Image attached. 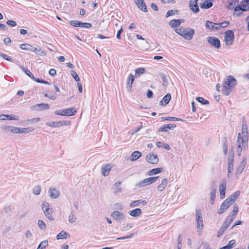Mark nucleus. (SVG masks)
Masks as SVG:
<instances>
[{"label":"nucleus","mask_w":249,"mask_h":249,"mask_svg":"<svg viewBox=\"0 0 249 249\" xmlns=\"http://www.w3.org/2000/svg\"><path fill=\"white\" fill-rule=\"evenodd\" d=\"M41 190V186L39 185H37V186H36L33 188V193L35 195H38L40 194Z\"/></svg>","instance_id":"nucleus-47"},{"label":"nucleus","mask_w":249,"mask_h":249,"mask_svg":"<svg viewBox=\"0 0 249 249\" xmlns=\"http://www.w3.org/2000/svg\"><path fill=\"white\" fill-rule=\"evenodd\" d=\"M19 120V117L15 115H0V120Z\"/></svg>","instance_id":"nucleus-16"},{"label":"nucleus","mask_w":249,"mask_h":249,"mask_svg":"<svg viewBox=\"0 0 249 249\" xmlns=\"http://www.w3.org/2000/svg\"><path fill=\"white\" fill-rule=\"evenodd\" d=\"M111 216L116 220H123L125 217L124 214L118 211H115L111 214Z\"/></svg>","instance_id":"nucleus-14"},{"label":"nucleus","mask_w":249,"mask_h":249,"mask_svg":"<svg viewBox=\"0 0 249 249\" xmlns=\"http://www.w3.org/2000/svg\"><path fill=\"white\" fill-rule=\"evenodd\" d=\"M69 236V234L67 232L62 231L57 235L56 236V239L57 240L67 239Z\"/></svg>","instance_id":"nucleus-35"},{"label":"nucleus","mask_w":249,"mask_h":249,"mask_svg":"<svg viewBox=\"0 0 249 249\" xmlns=\"http://www.w3.org/2000/svg\"><path fill=\"white\" fill-rule=\"evenodd\" d=\"M216 192V186L214 182L212 184L211 187V200L210 202L212 204H213L214 202V199L215 197V194Z\"/></svg>","instance_id":"nucleus-13"},{"label":"nucleus","mask_w":249,"mask_h":249,"mask_svg":"<svg viewBox=\"0 0 249 249\" xmlns=\"http://www.w3.org/2000/svg\"><path fill=\"white\" fill-rule=\"evenodd\" d=\"M50 106L48 104L41 103L36 104L32 107L33 110L36 111H42L43 110H47L49 108Z\"/></svg>","instance_id":"nucleus-10"},{"label":"nucleus","mask_w":249,"mask_h":249,"mask_svg":"<svg viewBox=\"0 0 249 249\" xmlns=\"http://www.w3.org/2000/svg\"><path fill=\"white\" fill-rule=\"evenodd\" d=\"M176 127V125L175 124H164L160 127L158 131H165L167 132L169 129H173Z\"/></svg>","instance_id":"nucleus-17"},{"label":"nucleus","mask_w":249,"mask_h":249,"mask_svg":"<svg viewBox=\"0 0 249 249\" xmlns=\"http://www.w3.org/2000/svg\"><path fill=\"white\" fill-rule=\"evenodd\" d=\"M22 71L28 75L32 79H35V77L33 76L31 72L28 69L22 67H21Z\"/></svg>","instance_id":"nucleus-49"},{"label":"nucleus","mask_w":249,"mask_h":249,"mask_svg":"<svg viewBox=\"0 0 249 249\" xmlns=\"http://www.w3.org/2000/svg\"><path fill=\"white\" fill-rule=\"evenodd\" d=\"M246 164H247L246 159L245 158H244L236 170L237 173L241 174L243 170L245 168Z\"/></svg>","instance_id":"nucleus-29"},{"label":"nucleus","mask_w":249,"mask_h":249,"mask_svg":"<svg viewBox=\"0 0 249 249\" xmlns=\"http://www.w3.org/2000/svg\"><path fill=\"white\" fill-rule=\"evenodd\" d=\"M248 130L246 122H243L242 126V134L239 133L237 137L236 154L240 156L242 151L248 149Z\"/></svg>","instance_id":"nucleus-1"},{"label":"nucleus","mask_w":249,"mask_h":249,"mask_svg":"<svg viewBox=\"0 0 249 249\" xmlns=\"http://www.w3.org/2000/svg\"><path fill=\"white\" fill-rule=\"evenodd\" d=\"M2 128L7 131H9L14 133H18L19 132V127L10 125L3 126Z\"/></svg>","instance_id":"nucleus-18"},{"label":"nucleus","mask_w":249,"mask_h":249,"mask_svg":"<svg viewBox=\"0 0 249 249\" xmlns=\"http://www.w3.org/2000/svg\"><path fill=\"white\" fill-rule=\"evenodd\" d=\"M235 243H236L235 240L234 239H232V240L230 241V242H229V244L225 246V247H228V248H227L228 249H231L233 247V246L235 244Z\"/></svg>","instance_id":"nucleus-57"},{"label":"nucleus","mask_w":249,"mask_h":249,"mask_svg":"<svg viewBox=\"0 0 249 249\" xmlns=\"http://www.w3.org/2000/svg\"><path fill=\"white\" fill-rule=\"evenodd\" d=\"M46 216L50 220L53 221L54 220V218L52 216V213H51L50 211L48 212H44Z\"/></svg>","instance_id":"nucleus-56"},{"label":"nucleus","mask_w":249,"mask_h":249,"mask_svg":"<svg viewBox=\"0 0 249 249\" xmlns=\"http://www.w3.org/2000/svg\"><path fill=\"white\" fill-rule=\"evenodd\" d=\"M207 41L216 48H219L220 47V41L217 37L209 36L207 38Z\"/></svg>","instance_id":"nucleus-7"},{"label":"nucleus","mask_w":249,"mask_h":249,"mask_svg":"<svg viewBox=\"0 0 249 249\" xmlns=\"http://www.w3.org/2000/svg\"><path fill=\"white\" fill-rule=\"evenodd\" d=\"M92 27V25L89 23H84V22H81V25L80 27L81 28H89Z\"/></svg>","instance_id":"nucleus-61"},{"label":"nucleus","mask_w":249,"mask_h":249,"mask_svg":"<svg viewBox=\"0 0 249 249\" xmlns=\"http://www.w3.org/2000/svg\"><path fill=\"white\" fill-rule=\"evenodd\" d=\"M142 213V210L139 208H136L129 212V214L133 217H138Z\"/></svg>","instance_id":"nucleus-32"},{"label":"nucleus","mask_w":249,"mask_h":249,"mask_svg":"<svg viewBox=\"0 0 249 249\" xmlns=\"http://www.w3.org/2000/svg\"><path fill=\"white\" fill-rule=\"evenodd\" d=\"M67 111H66V113L67 114V116H72L74 114V113L76 112V110H74L73 108H70L66 109Z\"/></svg>","instance_id":"nucleus-54"},{"label":"nucleus","mask_w":249,"mask_h":249,"mask_svg":"<svg viewBox=\"0 0 249 249\" xmlns=\"http://www.w3.org/2000/svg\"><path fill=\"white\" fill-rule=\"evenodd\" d=\"M223 142V150L224 155H227L228 153V144H227V141L226 138H224L222 140Z\"/></svg>","instance_id":"nucleus-41"},{"label":"nucleus","mask_w":249,"mask_h":249,"mask_svg":"<svg viewBox=\"0 0 249 249\" xmlns=\"http://www.w3.org/2000/svg\"><path fill=\"white\" fill-rule=\"evenodd\" d=\"M226 189V182L223 181L219 186L220 197L221 199L224 198L225 195V190Z\"/></svg>","instance_id":"nucleus-19"},{"label":"nucleus","mask_w":249,"mask_h":249,"mask_svg":"<svg viewBox=\"0 0 249 249\" xmlns=\"http://www.w3.org/2000/svg\"><path fill=\"white\" fill-rule=\"evenodd\" d=\"M194 33V29L188 28H184L182 36L186 39L190 40L193 38Z\"/></svg>","instance_id":"nucleus-6"},{"label":"nucleus","mask_w":249,"mask_h":249,"mask_svg":"<svg viewBox=\"0 0 249 249\" xmlns=\"http://www.w3.org/2000/svg\"><path fill=\"white\" fill-rule=\"evenodd\" d=\"M158 178L159 177H153L145 178L137 183L135 186L138 188L145 187L155 182Z\"/></svg>","instance_id":"nucleus-3"},{"label":"nucleus","mask_w":249,"mask_h":249,"mask_svg":"<svg viewBox=\"0 0 249 249\" xmlns=\"http://www.w3.org/2000/svg\"><path fill=\"white\" fill-rule=\"evenodd\" d=\"M160 75L162 79L163 85L167 84L168 83V79L166 77V75L162 73H160Z\"/></svg>","instance_id":"nucleus-60"},{"label":"nucleus","mask_w":249,"mask_h":249,"mask_svg":"<svg viewBox=\"0 0 249 249\" xmlns=\"http://www.w3.org/2000/svg\"><path fill=\"white\" fill-rule=\"evenodd\" d=\"M40 120L39 118H35L31 119H28L27 121H24V123L25 125H29L37 123L40 121Z\"/></svg>","instance_id":"nucleus-38"},{"label":"nucleus","mask_w":249,"mask_h":249,"mask_svg":"<svg viewBox=\"0 0 249 249\" xmlns=\"http://www.w3.org/2000/svg\"><path fill=\"white\" fill-rule=\"evenodd\" d=\"M134 80V77L132 74H130L127 81V89L128 91H130L132 89V85Z\"/></svg>","instance_id":"nucleus-26"},{"label":"nucleus","mask_w":249,"mask_h":249,"mask_svg":"<svg viewBox=\"0 0 249 249\" xmlns=\"http://www.w3.org/2000/svg\"><path fill=\"white\" fill-rule=\"evenodd\" d=\"M112 167V166L111 164H107L103 165L101 169L102 174L105 177L108 176L109 174V171H110Z\"/></svg>","instance_id":"nucleus-15"},{"label":"nucleus","mask_w":249,"mask_h":249,"mask_svg":"<svg viewBox=\"0 0 249 249\" xmlns=\"http://www.w3.org/2000/svg\"><path fill=\"white\" fill-rule=\"evenodd\" d=\"M145 70L143 68H139L135 70V77H139L141 74L144 73Z\"/></svg>","instance_id":"nucleus-39"},{"label":"nucleus","mask_w":249,"mask_h":249,"mask_svg":"<svg viewBox=\"0 0 249 249\" xmlns=\"http://www.w3.org/2000/svg\"><path fill=\"white\" fill-rule=\"evenodd\" d=\"M238 0H229L228 1V4L227 5V8L229 9H232L234 7H232L233 5H237L238 3Z\"/></svg>","instance_id":"nucleus-43"},{"label":"nucleus","mask_w":249,"mask_h":249,"mask_svg":"<svg viewBox=\"0 0 249 249\" xmlns=\"http://www.w3.org/2000/svg\"><path fill=\"white\" fill-rule=\"evenodd\" d=\"M67 111L66 109H59L55 110L54 113L56 115H62V116H67V114L66 111Z\"/></svg>","instance_id":"nucleus-46"},{"label":"nucleus","mask_w":249,"mask_h":249,"mask_svg":"<svg viewBox=\"0 0 249 249\" xmlns=\"http://www.w3.org/2000/svg\"><path fill=\"white\" fill-rule=\"evenodd\" d=\"M243 8L241 6H236L234 8V12H235V14L237 16H240L241 14V12L243 11L242 10Z\"/></svg>","instance_id":"nucleus-50"},{"label":"nucleus","mask_w":249,"mask_h":249,"mask_svg":"<svg viewBox=\"0 0 249 249\" xmlns=\"http://www.w3.org/2000/svg\"><path fill=\"white\" fill-rule=\"evenodd\" d=\"M197 1L198 0H190L189 1V7L194 13H197L199 11Z\"/></svg>","instance_id":"nucleus-11"},{"label":"nucleus","mask_w":249,"mask_h":249,"mask_svg":"<svg viewBox=\"0 0 249 249\" xmlns=\"http://www.w3.org/2000/svg\"><path fill=\"white\" fill-rule=\"evenodd\" d=\"M237 83L235 78L231 75L227 76L224 80L221 89L222 93L228 96L232 92Z\"/></svg>","instance_id":"nucleus-2"},{"label":"nucleus","mask_w":249,"mask_h":249,"mask_svg":"<svg viewBox=\"0 0 249 249\" xmlns=\"http://www.w3.org/2000/svg\"><path fill=\"white\" fill-rule=\"evenodd\" d=\"M230 23L229 21H225L220 23H216V25H218V27H215L216 30L219 29L220 28L226 27Z\"/></svg>","instance_id":"nucleus-42"},{"label":"nucleus","mask_w":249,"mask_h":249,"mask_svg":"<svg viewBox=\"0 0 249 249\" xmlns=\"http://www.w3.org/2000/svg\"><path fill=\"white\" fill-rule=\"evenodd\" d=\"M33 52H35L37 54L41 56H44L46 55V53L44 52V51H43V50H42L40 48H37L34 47Z\"/></svg>","instance_id":"nucleus-44"},{"label":"nucleus","mask_w":249,"mask_h":249,"mask_svg":"<svg viewBox=\"0 0 249 249\" xmlns=\"http://www.w3.org/2000/svg\"><path fill=\"white\" fill-rule=\"evenodd\" d=\"M196 221L197 228L199 230H201L203 228V223L202 216L200 210H196Z\"/></svg>","instance_id":"nucleus-5"},{"label":"nucleus","mask_w":249,"mask_h":249,"mask_svg":"<svg viewBox=\"0 0 249 249\" xmlns=\"http://www.w3.org/2000/svg\"><path fill=\"white\" fill-rule=\"evenodd\" d=\"M49 193L50 194V197L52 198H56L60 195L59 191L55 188H50L49 190Z\"/></svg>","instance_id":"nucleus-21"},{"label":"nucleus","mask_w":249,"mask_h":249,"mask_svg":"<svg viewBox=\"0 0 249 249\" xmlns=\"http://www.w3.org/2000/svg\"><path fill=\"white\" fill-rule=\"evenodd\" d=\"M184 20L183 19H173L171 20L169 24L170 26H171L172 27H177L179 26V25L181 24V22H183Z\"/></svg>","instance_id":"nucleus-25"},{"label":"nucleus","mask_w":249,"mask_h":249,"mask_svg":"<svg viewBox=\"0 0 249 249\" xmlns=\"http://www.w3.org/2000/svg\"><path fill=\"white\" fill-rule=\"evenodd\" d=\"M168 184V180L166 178H163L161 180V183L158 185V190L160 192L162 191Z\"/></svg>","instance_id":"nucleus-27"},{"label":"nucleus","mask_w":249,"mask_h":249,"mask_svg":"<svg viewBox=\"0 0 249 249\" xmlns=\"http://www.w3.org/2000/svg\"><path fill=\"white\" fill-rule=\"evenodd\" d=\"M171 99V95L170 93H167L160 102V106H165L170 101Z\"/></svg>","instance_id":"nucleus-23"},{"label":"nucleus","mask_w":249,"mask_h":249,"mask_svg":"<svg viewBox=\"0 0 249 249\" xmlns=\"http://www.w3.org/2000/svg\"><path fill=\"white\" fill-rule=\"evenodd\" d=\"M20 48L22 50L33 51L34 46L29 44L23 43L20 45Z\"/></svg>","instance_id":"nucleus-33"},{"label":"nucleus","mask_w":249,"mask_h":249,"mask_svg":"<svg viewBox=\"0 0 249 249\" xmlns=\"http://www.w3.org/2000/svg\"><path fill=\"white\" fill-rule=\"evenodd\" d=\"M77 218L73 214H70L69 216V222L71 223H74L76 222Z\"/></svg>","instance_id":"nucleus-55"},{"label":"nucleus","mask_w":249,"mask_h":249,"mask_svg":"<svg viewBox=\"0 0 249 249\" xmlns=\"http://www.w3.org/2000/svg\"><path fill=\"white\" fill-rule=\"evenodd\" d=\"M140 204H142L143 205H146L147 204V201L146 200H137L133 201L130 204V206L131 207H134L138 206Z\"/></svg>","instance_id":"nucleus-28"},{"label":"nucleus","mask_w":249,"mask_h":249,"mask_svg":"<svg viewBox=\"0 0 249 249\" xmlns=\"http://www.w3.org/2000/svg\"><path fill=\"white\" fill-rule=\"evenodd\" d=\"M213 5L211 0H205L200 4V8L202 9H208L211 8Z\"/></svg>","instance_id":"nucleus-22"},{"label":"nucleus","mask_w":249,"mask_h":249,"mask_svg":"<svg viewBox=\"0 0 249 249\" xmlns=\"http://www.w3.org/2000/svg\"><path fill=\"white\" fill-rule=\"evenodd\" d=\"M70 124V121H61L47 123V125L52 127H58L62 125H68Z\"/></svg>","instance_id":"nucleus-9"},{"label":"nucleus","mask_w":249,"mask_h":249,"mask_svg":"<svg viewBox=\"0 0 249 249\" xmlns=\"http://www.w3.org/2000/svg\"><path fill=\"white\" fill-rule=\"evenodd\" d=\"M231 202H229L228 199H225L221 204L220 207L218 211V214H221L225 212L231 206Z\"/></svg>","instance_id":"nucleus-8"},{"label":"nucleus","mask_w":249,"mask_h":249,"mask_svg":"<svg viewBox=\"0 0 249 249\" xmlns=\"http://www.w3.org/2000/svg\"><path fill=\"white\" fill-rule=\"evenodd\" d=\"M196 99L198 102L201 103L202 105H207L209 104V101L205 100L203 97H198Z\"/></svg>","instance_id":"nucleus-51"},{"label":"nucleus","mask_w":249,"mask_h":249,"mask_svg":"<svg viewBox=\"0 0 249 249\" xmlns=\"http://www.w3.org/2000/svg\"><path fill=\"white\" fill-rule=\"evenodd\" d=\"M49 245V243L47 240H44L41 242L38 245V247L40 249H44Z\"/></svg>","instance_id":"nucleus-48"},{"label":"nucleus","mask_w":249,"mask_h":249,"mask_svg":"<svg viewBox=\"0 0 249 249\" xmlns=\"http://www.w3.org/2000/svg\"><path fill=\"white\" fill-rule=\"evenodd\" d=\"M71 74L76 81L78 82L80 81L79 77L75 71H71Z\"/></svg>","instance_id":"nucleus-53"},{"label":"nucleus","mask_w":249,"mask_h":249,"mask_svg":"<svg viewBox=\"0 0 249 249\" xmlns=\"http://www.w3.org/2000/svg\"><path fill=\"white\" fill-rule=\"evenodd\" d=\"M242 8V10L247 11L249 10V0H243L240 5Z\"/></svg>","instance_id":"nucleus-30"},{"label":"nucleus","mask_w":249,"mask_h":249,"mask_svg":"<svg viewBox=\"0 0 249 249\" xmlns=\"http://www.w3.org/2000/svg\"><path fill=\"white\" fill-rule=\"evenodd\" d=\"M0 56L5 60H8L10 62H13V59L11 57L4 53H0Z\"/></svg>","instance_id":"nucleus-63"},{"label":"nucleus","mask_w":249,"mask_h":249,"mask_svg":"<svg viewBox=\"0 0 249 249\" xmlns=\"http://www.w3.org/2000/svg\"><path fill=\"white\" fill-rule=\"evenodd\" d=\"M162 168H157L150 170L148 173L149 176H152L153 175L158 174L161 172Z\"/></svg>","instance_id":"nucleus-40"},{"label":"nucleus","mask_w":249,"mask_h":249,"mask_svg":"<svg viewBox=\"0 0 249 249\" xmlns=\"http://www.w3.org/2000/svg\"><path fill=\"white\" fill-rule=\"evenodd\" d=\"M38 225L42 230H44L46 228V224L42 220H39L38 221Z\"/></svg>","instance_id":"nucleus-58"},{"label":"nucleus","mask_w":249,"mask_h":249,"mask_svg":"<svg viewBox=\"0 0 249 249\" xmlns=\"http://www.w3.org/2000/svg\"><path fill=\"white\" fill-rule=\"evenodd\" d=\"M138 8L144 12H147V9L143 0H134Z\"/></svg>","instance_id":"nucleus-12"},{"label":"nucleus","mask_w":249,"mask_h":249,"mask_svg":"<svg viewBox=\"0 0 249 249\" xmlns=\"http://www.w3.org/2000/svg\"><path fill=\"white\" fill-rule=\"evenodd\" d=\"M175 13H178V11H174L173 10H169L166 14V18L174 15Z\"/></svg>","instance_id":"nucleus-62"},{"label":"nucleus","mask_w":249,"mask_h":249,"mask_svg":"<svg viewBox=\"0 0 249 249\" xmlns=\"http://www.w3.org/2000/svg\"><path fill=\"white\" fill-rule=\"evenodd\" d=\"M201 246H202L203 249H211L209 244L206 242H203L201 243Z\"/></svg>","instance_id":"nucleus-64"},{"label":"nucleus","mask_w":249,"mask_h":249,"mask_svg":"<svg viewBox=\"0 0 249 249\" xmlns=\"http://www.w3.org/2000/svg\"><path fill=\"white\" fill-rule=\"evenodd\" d=\"M42 209L43 212H48L49 211H50L51 213H53V209L50 207L49 204L46 202H43Z\"/></svg>","instance_id":"nucleus-34"},{"label":"nucleus","mask_w":249,"mask_h":249,"mask_svg":"<svg viewBox=\"0 0 249 249\" xmlns=\"http://www.w3.org/2000/svg\"><path fill=\"white\" fill-rule=\"evenodd\" d=\"M146 160L151 164H156L159 161L158 157H146Z\"/></svg>","instance_id":"nucleus-31"},{"label":"nucleus","mask_w":249,"mask_h":249,"mask_svg":"<svg viewBox=\"0 0 249 249\" xmlns=\"http://www.w3.org/2000/svg\"><path fill=\"white\" fill-rule=\"evenodd\" d=\"M228 176H230V174L231 173V171L233 169V165L234 159L233 157H229L228 159Z\"/></svg>","instance_id":"nucleus-24"},{"label":"nucleus","mask_w":249,"mask_h":249,"mask_svg":"<svg viewBox=\"0 0 249 249\" xmlns=\"http://www.w3.org/2000/svg\"><path fill=\"white\" fill-rule=\"evenodd\" d=\"M213 25H216V23H213V22L209 20L206 21V27L207 28L212 30L215 29V27H214Z\"/></svg>","instance_id":"nucleus-45"},{"label":"nucleus","mask_w":249,"mask_h":249,"mask_svg":"<svg viewBox=\"0 0 249 249\" xmlns=\"http://www.w3.org/2000/svg\"><path fill=\"white\" fill-rule=\"evenodd\" d=\"M234 219V218H232L230 216H229L225 221L224 223H227V225L229 226L230 224L232 223V222L233 221Z\"/></svg>","instance_id":"nucleus-59"},{"label":"nucleus","mask_w":249,"mask_h":249,"mask_svg":"<svg viewBox=\"0 0 249 249\" xmlns=\"http://www.w3.org/2000/svg\"><path fill=\"white\" fill-rule=\"evenodd\" d=\"M234 39V32L232 30H228L225 33L224 41L227 46L232 44Z\"/></svg>","instance_id":"nucleus-4"},{"label":"nucleus","mask_w":249,"mask_h":249,"mask_svg":"<svg viewBox=\"0 0 249 249\" xmlns=\"http://www.w3.org/2000/svg\"><path fill=\"white\" fill-rule=\"evenodd\" d=\"M239 192L238 191L235 192L232 194H231L229 197L226 198V199H228V201L229 202H231V204L232 205L234 201L238 198Z\"/></svg>","instance_id":"nucleus-20"},{"label":"nucleus","mask_w":249,"mask_h":249,"mask_svg":"<svg viewBox=\"0 0 249 249\" xmlns=\"http://www.w3.org/2000/svg\"><path fill=\"white\" fill-rule=\"evenodd\" d=\"M228 227L229 226L227 225V223H225L224 222L223 225L221 227L220 229L218 231L217 237H220V236H221L224 233V231L228 228Z\"/></svg>","instance_id":"nucleus-36"},{"label":"nucleus","mask_w":249,"mask_h":249,"mask_svg":"<svg viewBox=\"0 0 249 249\" xmlns=\"http://www.w3.org/2000/svg\"><path fill=\"white\" fill-rule=\"evenodd\" d=\"M81 22L77 20H71L70 21L69 23L72 26L80 27L81 25Z\"/></svg>","instance_id":"nucleus-52"},{"label":"nucleus","mask_w":249,"mask_h":249,"mask_svg":"<svg viewBox=\"0 0 249 249\" xmlns=\"http://www.w3.org/2000/svg\"><path fill=\"white\" fill-rule=\"evenodd\" d=\"M35 129L32 127L19 128V132L18 133H28L33 132Z\"/></svg>","instance_id":"nucleus-37"}]
</instances>
